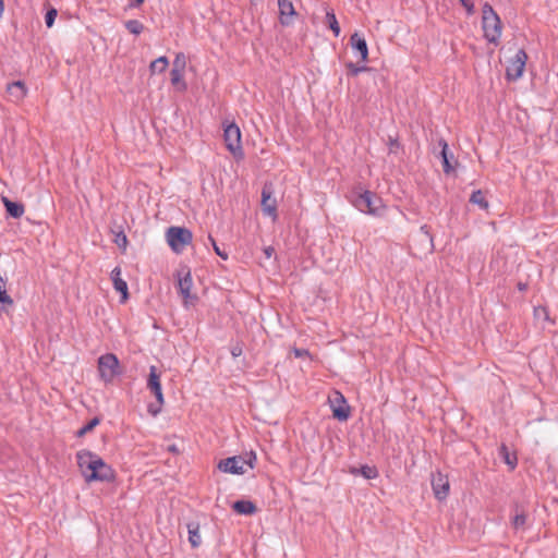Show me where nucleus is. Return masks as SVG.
I'll return each mask as SVG.
<instances>
[{"mask_svg": "<svg viewBox=\"0 0 558 558\" xmlns=\"http://www.w3.org/2000/svg\"><path fill=\"white\" fill-rule=\"evenodd\" d=\"M77 464L86 482H110L114 478V472L98 454L81 450L76 453Z\"/></svg>", "mask_w": 558, "mask_h": 558, "instance_id": "f257e3e1", "label": "nucleus"}, {"mask_svg": "<svg viewBox=\"0 0 558 558\" xmlns=\"http://www.w3.org/2000/svg\"><path fill=\"white\" fill-rule=\"evenodd\" d=\"M482 25L484 31V37L489 41L496 44L501 36V21L488 3H485L482 9Z\"/></svg>", "mask_w": 558, "mask_h": 558, "instance_id": "f03ea898", "label": "nucleus"}, {"mask_svg": "<svg viewBox=\"0 0 558 558\" xmlns=\"http://www.w3.org/2000/svg\"><path fill=\"white\" fill-rule=\"evenodd\" d=\"M255 460L256 456L254 452H250L247 458H244L242 456H233L227 459H222L218 463V469L223 473L244 474L247 470L246 468H254Z\"/></svg>", "mask_w": 558, "mask_h": 558, "instance_id": "7ed1b4c3", "label": "nucleus"}, {"mask_svg": "<svg viewBox=\"0 0 558 558\" xmlns=\"http://www.w3.org/2000/svg\"><path fill=\"white\" fill-rule=\"evenodd\" d=\"M192 232L184 227H170L166 232V240L175 253H181L192 242Z\"/></svg>", "mask_w": 558, "mask_h": 558, "instance_id": "20e7f679", "label": "nucleus"}, {"mask_svg": "<svg viewBox=\"0 0 558 558\" xmlns=\"http://www.w3.org/2000/svg\"><path fill=\"white\" fill-rule=\"evenodd\" d=\"M223 138L227 149L233 155L234 158H243V148L241 144V131L235 123H230L225 126Z\"/></svg>", "mask_w": 558, "mask_h": 558, "instance_id": "39448f33", "label": "nucleus"}, {"mask_svg": "<svg viewBox=\"0 0 558 558\" xmlns=\"http://www.w3.org/2000/svg\"><path fill=\"white\" fill-rule=\"evenodd\" d=\"M119 360L113 353H106L98 359V372L105 383H111L119 374Z\"/></svg>", "mask_w": 558, "mask_h": 558, "instance_id": "423d86ee", "label": "nucleus"}, {"mask_svg": "<svg viewBox=\"0 0 558 558\" xmlns=\"http://www.w3.org/2000/svg\"><path fill=\"white\" fill-rule=\"evenodd\" d=\"M354 205L359 210L371 215H380V209L383 207L380 198L376 197L369 191H365L360 194L356 197Z\"/></svg>", "mask_w": 558, "mask_h": 558, "instance_id": "0eeeda50", "label": "nucleus"}, {"mask_svg": "<svg viewBox=\"0 0 558 558\" xmlns=\"http://www.w3.org/2000/svg\"><path fill=\"white\" fill-rule=\"evenodd\" d=\"M527 54L523 49L517 51L515 56L509 60L506 76L509 81H517L524 72Z\"/></svg>", "mask_w": 558, "mask_h": 558, "instance_id": "6e6552de", "label": "nucleus"}, {"mask_svg": "<svg viewBox=\"0 0 558 558\" xmlns=\"http://www.w3.org/2000/svg\"><path fill=\"white\" fill-rule=\"evenodd\" d=\"M329 402L335 418L340 422H344L349 418L350 407L341 392L335 391L332 396L329 397Z\"/></svg>", "mask_w": 558, "mask_h": 558, "instance_id": "1a4fd4ad", "label": "nucleus"}, {"mask_svg": "<svg viewBox=\"0 0 558 558\" xmlns=\"http://www.w3.org/2000/svg\"><path fill=\"white\" fill-rule=\"evenodd\" d=\"M193 280L190 270H186L183 276L179 277L178 288L183 298L184 306L193 305L197 301V296L191 293Z\"/></svg>", "mask_w": 558, "mask_h": 558, "instance_id": "9d476101", "label": "nucleus"}, {"mask_svg": "<svg viewBox=\"0 0 558 558\" xmlns=\"http://www.w3.org/2000/svg\"><path fill=\"white\" fill-rule=\"evenodd\" d=\"M279 22L282 26H291L294 23L296 11L291 0H278Z\"/></svg>", "mask_w": 558, "mask_h": 558, "instance_id": "9b49d317", "label": "nucleus"}, {"mask_svg": "<svg viewBox=\"0 0 558 558\" xmlns=\"http://www.w3.org/2000/svg\"><path fill=\"white\" fill-rule=\"evenodd\" d=\"M432 487L434 495L438 500H444L447 498L449 493V481L447 476L442 475L441 473L433 475Z\"/></svg>", "mask_w": 558, "mask_h": 558, "instance_id": "f8f14e48", "label": "nucleus"}, {"mask_svg": "<svg viewBox=\"0 0 558 558\" xmlns=\"http://www.w3.org/2000/svg\"><path fill=\"white\" fill-rule=\"evenodd\" d=\"M7 94L10 101L19 104L26 97L27 87L24 82L15 81L8 84Z\"/></svg>", "mask_w": 558, "mask_h": 558, "instance_id": "ddd939ff", "label": "nucleus"}, {"mask_svg": "<svg viewBox=\"0 0 558 558\" xmlns=\"http://www.w3.org/2000/svg\"><path fill=\"white\" fill-rule=\"evenodd\" d=\"M262 208L265 215L269 217H276L277 213V202L272 197V193L270 189L265 186L262 191Z\"/></svg>", "mask_w": 558, "mask_h": 558, "instance_id": "4468645a", "label": "nucleus"}, {"mask_svg": "<svg viewBox=\"0 0 558 558\" xmlns=\"http://www.w3.org/2000/svg\"><path fill=\"white\" fill-rule=\"evenodd\" d=\"M111 279L114 289L121 293V303H124L129 298L128 283L121 278V269L119 267L111 271Z\"/></svg>", "mask_w": 558, "mask_h": 558, "instance_id": "2eb2a0df", "label": "nucleus"}, {"mask_svg": "<svg viewBox=\"0 0 558 558\" xmlns=\"http://www.w3.org/2000/svg\"><path fill=\"white\" fill-rule=\"evenodd\" d=\"M351 47L356 50L360 54L361 60L363 62L367 61L368 58V47L365 38L361 36L359 33H354L350 38Z\"/></svg>", "mask_w": 558, "mask_h": 558, "instance_id": "dca6fc26", "label": "nucleus"}, {"mask_svg": "<svg viewBox=\"0 0 558 558\" xmlns=\"http://www.w3.org/2000/svg\"><path fill=\"white\" fill-rule=\"evenodd\" d=\"M2 202L4 204V207L7 209V213L12 218H21L25 211L24 205L22 203L12 202L8 197H2Z\"/></svg>", "mask_w": 558, "mask_h": 558, "instance_id": "f3484780", "label": "nucleus"}, {"mask_svg": "<svg viewBox=\"0 0 558 558\" xmlns=\"http://www.w3.org/2000/svg\"><path fill=\"white\" fill-rule=\"evenodd\" d=\"M189 533V542L193 548H197L202 544V537L199 534V523L198 522H189L187 525Z\"/></svg>", "mask_w": 558, "mask_h": 558, "instance_id": "a211bd4d", "label": "nucleus"}, {"mask_svg": "<svg viewBox=\"0 0 558 558\" xmlns=\"http://www.w3.org/2000/svg\"><path fill=\"white\" fill-rule=\"evenodd\" d=\"M417 238L423 244L425 253H432L434 250L433 236L429 233L428 227L426 225L420 228V233L417 234Z\"/></svg>", "mask_w": 558, "mask_h": 558, "instance_id": "6ab92c4d", "label": "nucleus"}, {"mask_svg": "<svg viewBox=\"0 0 558 558\" xmlns=\"http://www.w3.org/2000/svg\"><path fill=\"white\" fill-rule=\"evenodd\" d=\"M527 517L523 510L519 509V506H515V513L511 518V525L514 531H524L527 526Z\"/></svg>", "mask_w": 558, "mask_h": 558, "instance_id": "aec40b11", "label": "nucleus"}, {"mask_svg": "<svg viewBox=\"0 0 558 558\" xmlns=\"http://www.w3.org/2000/svg\"><path fill=\"white\" fill-rule=\"evenodd\" d=\"M232 509L239 514H254L257 511L256 506L250 500H238L232 505Z\"/></svg>", "mask_w": 558, "mask_h": 558, "instance_id": "412c9836", "label": "nucleus"}, {"mask_svg": "<svg viewBox=\"0 0 558 558\" xmlns=\"http://www.w3.org/2000/svg\"><path fill=\"white\" fill-rule=\"evenodd\" d=\"M439 145L441 146L440 156H441V159H442L444 172L445 173H450L453 170V167L450 163V157H452V155H449L448 144H447V142L445 140H440L439 141Z\"/></svg>", "mask_w": 558, "mask_h": 558, "instance_id": "4be33fe9", "label": "nucleus"}, {"mask_svg": "<svg viewBox=\"0 0 558 558\" xmlns=\"http://www.w3.org/2000/svg\"><path fill=\"white\" fill-rule=\"evenodd\" d=\"M147 388L153 391V390H158L159 388H161V384H160V373L158 372L157 367L151 365L149 367V375H148V379H147Z\"/></svg>", "mask_w": 558, "mask_h": 558, "instance_id": "5701e85b", "label": "nucleus"}, {"mask_svg": "<svg viewBox=\"0 0 558 558\" xmlns=\"http://www.w3.org/2000/svg\"><path fill=\"white\" fill-rule=\"evenodd\" d=\"M183 70L172 69L170 72L171 83L177 86L180 90L186 89V83L183 80Z\"/></svg>", "mask_w": 558, "mask_h": 558, "instance_id": "b1692460", "label": "nucleus"}, {"mask_svg": "<svg viewBox=\"0 0 558 558\" xmlns=\"http://www.w3.org/2000/svg\"><path fill=\"white\" fill-rule=\"evenodd\" d=\"M168 65H169L168 58L159 57L150 63L149 70L153 74L154 73H162L167 70Z\"/></svg>", "mask_w": 558, "mask_h": 558, "instance_id": "393cba45", "label": "nucleus"}, {"mask_svg": "<svg viewBox=\"0 0 558 558\" xmlns=\"http://www.w3.org/2000/svg\"><path fill=\"white\" fill-rule=\"evenodd\" d=\"M326 23L336 37L340 35V26L332 10H326Z\"/></svg>", "mask_w": 558, "mask_h": 558, "instance_id": "a878e982", "label": "nucleus"}, {"mask_svg": "<svg viewBox=\"0 0 558 558\" xmlns=\"http://www.w3.org/2000/svg\"><path fill=\"white\" fill-rule=\"evenodd\" d=\"M470 203L480 206L482 209H487L489 206L484 193L481 190L474 191L471 194Z\"/></svg>", "mask_w": 558, "mask_h": 558, "instance_id": "bb28decb", "label": "nucleus"}, {"mask_svg": "<svg viewBox=\"0 0 558 558\" xmlns=\"http://www.w3.org/2000/svg\"><path fill=\"white\" fill-rule=\"evenodd\" d=\"M351 473L352 474H361L362 476H364L367 480L375 478L378 475L377 470L375 468L368 466V465H363L360 469H352Z\"/></svg>", "mask_w": 558, "mask_h": 558, "instance_id": "cd10ccee", "label": "nucleus"}, {"mask_svg": "<svg viewBox=\"0 0 558 558\" xmlns=\"http://www.w3.org/2000/svg\"><path fill=\"white\" fill-rule=\"evenodd\" d=\"M125 28L133 35H140L144 31V25L137 20H129L125 22Z\"/></svg>", "mask_w": 558, "mask_h": 558, "instance_id": "c85d7f7f", "label": "nucleus"}, {"mask_svg": "<svg viewBox=\"0 0 558 558\" xmlns=\"http://www.w3.org/2000/svg\"><path fill=\"white\" fill-rule=\"evenodd\" d=\"M151 392L156 397V400L159 404L157 409H155L153 404L148 407V412L155 416L160 412V407L163 404V395L161 388H159L158 390H153Z\"/></svg>", "mask_w": 558, "mask_h": 558, "instance_id": "c756f323", "label": "nucleus"}, {"mask_svg": "<svg viewBox=\"0 0 558 558\" xmlns=\"http://www.w3.org/2000/svg\"><path fill=\"white\" fill-rule=\"evenodd\" d=\"M13 300L12 298L7 293V289L0 290V313L7 312L5 306H12Z\"/></svg>", "mask_w": 558, "mask_h": 558, "instance_id": "7c9ffc66", "label": "nucleus"}, {"mask_svg": "<svg viewBox=\"0 0 558 558\" xmlns=\"http://www.w3.org/2000/svg\"><path fill=\"white\" fill-rule=\"evenodd\" d=\"M100 423V420L98 417L92 418L86 425H84L82 428L77 430V436H84L85 434L92 432L98 424Z\"/></svg>", "mask_w": 558, "mask_h": 558, "instance_id": "2f4dec72", "label": "nucleus"}, {"mask_svg": "<svg viewBox=\"0 0 558 558\" xmlns=\"http://www.w3.org/2000/svg\"><path fill=\"white\" fill-rule=\"evenodd\" d=\"M500 453L501 456L504 457V460L505 462L511 468V469H514L515 465H517V458L515 457H511L507 447L505 445H502L500 447Z\"/></svg>", "mask_w": 558, "mask_h": 558, "instance_id": "473e14b6", "label": "nucleus"}, {"mask_svg": "<svg viewBox=\"0 0 558 558\" xmlns=\"http://www.w3.org/2000/svg\"><path fill=\"white\" fill-rule=\"evenodd\" d=\"M186 66V57L183 52H178L174 60L172 69L185 70Z\"/></svg>", "mask_w": 558, "mask_h": 558, "instance_id": "72a5a7b5", "label": "nucleus"}, {"mask_svg": "<svg viewBox=\"0 0 558 558\" xmlns=\"http://www.w3.org/2000/svg\"><path fill=\"white\" fill-rule=\"evenodd\" d=\"M57 14L58 13L56 9H50L47 11L45 15V23L47 27H51L53 25Z\"/></svg>", "mask_w": 558, "mask_h": 558, "instance_id": "f704fd0d", "label": "nucleus"}, {"mask_svg": "<svg viewBox=\"0 0 558 558\" xmlns=\"http://www.w3.org/2000/svg\"><path fill=\"white\" fill-rule=\"evenodd\" d=\"M348 69L350 70V73H351L352 75H357V74H360L361 72H364V71L368 70L366 66H357V65H355V64H354V63H352V62H350V63L348 64Z\"/></svg>", "mask_w": 558, "mask_h": 558, "instance_id": "c9c22d12", "label": "nucleus"}, {"mask_svg": "<svg viewBox=\"0 0 558 558\" xmlns=\"http://www.w3.org/2000/svg\"><path fill=\"white\" fill-rule=\"evenodd\" d=\"M458 1L466 10L468 14L474 13V2L472 0H458Z\"/></svg>", "mask_w": 558, "mask_h": 558, "instance_id": "e433bc0d", "label": "nucleus"}, {"mask_svg": "<svg viewBox=\"0 0 558 558\" xmlns=\"http://www.w3.org/2000/svg\"><path fill=\"white\" fill-rule=\"evenodd\" d=\"M213 242L214 250L218 256H220L222 259H228V254L225 251H221L220 247L216 244L215 240L209 238Z\"/></svg>", "mask_w": 558, "mask_h": 558, "instance_id": "4c0bfd02", "label": "nucleus"}, {"mask_svg": "<svg viewBox=\"0 0 558 558\" xmlns=\"http://www.w3.org/2000/svg\"><path fill=\"white\" fill-rule=\"evenodd\" d=\"M116 243H117L120 247H125V246H126V243H128L126 235H125L124 233H119V234L117 235Z\"/></svg>", "mask_w": 558, "mask_h": 558, "instance_id": "58836bf2", "label": "nucleus"}, {"mask_svg": "<svg viewBox=\"0 0 558 558\" xmlns=\"http://www.w3.org/2000/svg\"><path fill=\"white\" fill-rule=\"evenodd\" d=\"M293 352L296 357H303L305 355H308V351L305 349H294Z\"/></svg>", "mask_w": 558, "mask_h": 558, "instance_id": "ea45409f", "label": "nucleus"}, {"mask_svg": "<svg viewBox=\"0 0 558 558\" xmlns=\"http://www.w3.org/2000/svg\"><path fill=\"white\" fill-rule=\"evenodd\" d=\"M264 254L266 258H270L275 254V248L272 246H267L264 248Z\"/></svg>", "mask_w": 558, "mask_h": 558, "instance_id": "a19ab883", "label": "nucleus"}, {"mask_svg": "<svg viewBox=\"0 0 558 558\" xmlns=\"http://www.w3.org/2000/svg\"><path fill=\"white\" fill-rule=\"evenodd\" d=\"M231 354L236 357V356H240L242 354V349L240 347H234L232 348L231 350Z\"/></svg>", "mask_w": 558, "mask_h": 558, "instance_id": "79ce46f5", "label": "nucleus"}, {"mask_svg": "<svg viewBox=\"0 0 558 558\" xmlns=\"http://www.w3.org/2000/svg\"><path fill=\"white\" fill-rule=\"evenodd\" d=\"M143 2L144 0H133V2L130 3V7H140Z\"/></svg>", "mask_w": 558, "mask_h": 558, "instance_id": "37998d69", "label": "nucleus"}, {"mask_svg": "<svg viewBox=\"0 0 558 558\" xmlns=\"http://www.w3.org/2000/svg\"><path fill=\"white\" fill-rule=\"evenodd\" d=\"M168 450H169L170 452H172V453H179V449H178V447H177L175 445H170V446L168 447Z\"/></svg>", "mask_w": 558, "mask_h": 558, "instance_id": "c03bdc74", "label": "nucleus"}, {"mask_svg": "<svg viewBox=\"0 0 558 558\" xmlns=\"http://www.w3.org/2000/svg\"><path fill=\"white\" fill-rule=\"evenodd\" d=\"M538 311H541V312H543L545 315H547V311H546V308H545V307H539V308H537V312H538Z\"/></svg>", "mask_w": 558, "mask_h": 558, "instance_id": "a18cd8bd", "label": "nucleus"}]
</instances>
